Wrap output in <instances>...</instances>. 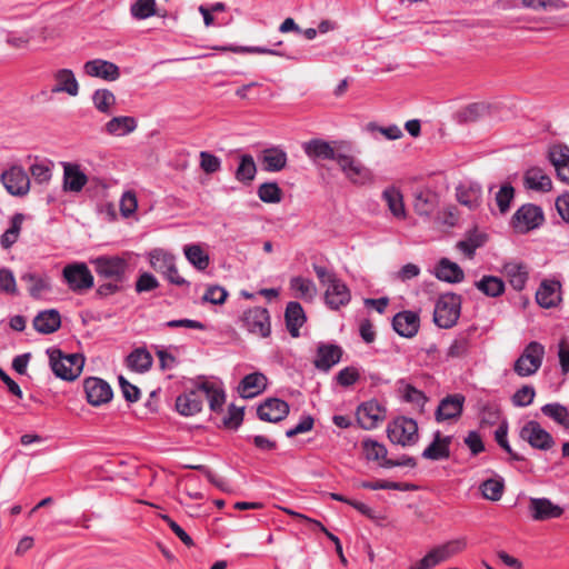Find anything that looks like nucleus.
Wrapping results in <instances>:
<instances>
[{
  "label": "nucleus",
  "instance_id": "nucleus-1",
  "mask_svg": "<svg viewBox=\"0 0 569 569\" xmlns=\"http://www.w3.org/2000/svg\"><path fill=\"white\" fill-rule=\"evenodd\" d=\"M305 153L312 160H333L346 178L355 184L373 181L372 171L365 167L352 154V144L348 141H326L320 138L311 139L302 146Z\"/></svg>",
  "mask_w": 569,
  "mask_h": 569
},
{
  "label": "nucleus",
  "instance_id": "nucleus-2",
  "mask_svg": "<svg viewBox=\"0 0 569 569\" xmlns=\"http://www.w3.org/2000/svg\"><path fill=\"white\" fill-rule=\"evenodd\" d=\"M133 252L123 251L119 254H101L90 258L89 263L101 283L96 289V296L104 299L122 292L126 289L132 266Z\"/></svg>",
  "mask_w": 569,
  "mask_h": 569
},
{
  "label": "nucleus",
  "instance_id": "nucleus-3",
  "mask_svg": "<svg viewBox=\"0 0 569 569\" xmlns=\"http://www.w3.org/2000/svg\"><path fill=\"white\" fill-rule=\"evenodd\" d=\"M461 311V296L449 292L439 297L436 302L433 321L439 328H452Z\"/></svg>",
  "mask_w": 569,
  "mask_h": 569
},
{
  "label": "nucleus",
  "instance_id": "nucleus-4",
  "mask_svg": "<svg viewBox=\"0 0 569 569\" xmlns=\"http://www.w3.org/2000/svg\"><path fill=\"white\" fill-rule=\"evenodd\" d=\"M386 432L392 443L402 447L413 446L419 440L417 421L405 416L397 417L389 422Z\"/></svg>",
  "mask_w": 569,
  "mask_h": 569
},
{
  "label": "nucleus",
  "instance_id": "nucleus-5",
  "mask_svg": "<svg viewBox=\"0 0 569 569\" xmlns=\"http://www.w3.org/2000/svg\"><path fill=\"white\" fill-rule=\"evenodd\" d=\"M545 347L538 341L529 342L513 363L515 372L520 377L535 375L541 367Z\"/></svg>",
  "mask_w": 569,
  "mask_h": 569
},
{
  "label": "nucleus",
  "instance_id": "nucleus-6",
  "mask_svg": "<svg viewBox=\"0 0 569 569\" xmlns=\"http://www.w3.org/2000/svg\"><path fill=\"white\" fill-rule=\"evenodd\" d=\"M62 277L73 292H83L94 284V278L84 262L67 264L62 270Z\"/></svg>",
  "mask_w": 569,
  "mask_h": 569
},
{
  "label": "nucleus",
  "instance_id": "nucleus-7",
  "mask_svg": "<svg viewBox=\"0 0 569 569\" xmlns=\"http://www.w3.org/2000/svg\"><path fill=\"white\" fill-rule=\"evenodd\" d=\"M545 221L543 211L532 203L522 204L512 216L511 226L519 233L539 228Z\"/></svg>",
  "mask_w": 569,
  "mask_h": 569
},
{
  "label": "nucleus",
  "instance_id": "nucleus-8",
  "mask_svg": "<svg viewBox=\"0 0 569 569\" xmlns=\"http://www.w3.org/2000/svg\"><path fill=\"white\" fill-rule=\"evenodd\" d=\"M242 327L250 333L261 338H268L271 335V322L268 309L254 307L246 310L241 316Z\"/></svg>",
  "mask_w": 569,
  "mask_h": 569
},
{
  "label": "nucleus",
  "instance_id": "nucleus-9",
  "mask_svg": "<svg viewBox=\"0 0 569 569\" xmlns=\"http://www.w3.org/2000/svg\"><path fill=\"white\" fill-rule=\"evenodd\" d=\"M519 437L527 441L533 449L547 451L555 446V439L550 432L536 420L527 421L519 431Z\"/></svg>",
  "mask_w": 569,
  "mask_h": 569
},
{
  "label": "nucleus",
  "instance_id": "nucleus-10",
  "mask_svg": "<svg viewBox=\"0 0 569 569\" xmlns=\"http://www.w3.org/2000/svg\"><path fill=\"white\" fill-rule=\"evenodd\" d=\"M0 180L11 196L23 197L30 190V178L21 166H11L4 170Z\"/></svg>",
  "mask_w": 569,
  "mask_h": 569
},
{
  "label": "nucleus",
  "instance_id": "nucleus-11",
  "mask_svg": "<svg viewBox=\"0 0 569 569\" xmlns=\"http://www.w3.org/2000/svg\"><path fill=\"white\" fill-rule=\"evenodd\" d=\"M386 408L377 400L371 399L361 403L357 410V421L365 430L373 429L378 422L385 420Z\"/></svg>",
  "mask_w": 569,
  "mask_h": 569
},
{
  "label": "nucleus",
  "instance_id": "nucleus-12",
  "mask_svg": "<svg viewBox=\"0 0 569 569\" xmlns=\"http://www.w3.org/2000/svg\"><path fill=\"white\" fill-rule=\"evenodd\" d=\"M83 390L87 401L96 407L109 402L113 396L110 385L103 379L97 377H89L84 379Z\"/></svg>",
  "mask_w": 569,
  "mask_h": 569
},
{
  "label": "nucleus",
  "instance_id": "nucleus-13",
  "mask_svg": "<svg viewBox=\"0 0 569 569\" xmlns=\"http://www.w3.org/2000/svg\"><path fill=\"white\" fill-rule=\"evenodd\" d=\"M466 397L462 393H452L442 398L435 411L437 422L459 419L463 411Z\"/></svg>",
  "mask_w": 569,
  "mask_h": 569
},
{
  "label": "nucleus",
  "instance_id": "nucleus-14",
  "mask_svg": "<svg viewBox=\"0 0 569 569\" xmlns=\"http://www.w3.org/2000/svg\"><path fill=\"white\" fill-rule=\"evenodd\" d=\"M290 412L288 402L279 398H268L258 406L257 416L260 420L277 423Z\"/></svg>",
  "mask_w": 569,
  "mask_h": 569
},
{
  "label": "nucleus",
  "instance_id": "nucleus-15",
  "mask_svg": "<svg viewBox=\"0 0 569 569\" xmlns=\"http://www.w3.org/2000/svg\"><path fill=\"white\" fill-rule=\"evenodd\" d=\"M343 350L340 346L335 343L320 342L317 347L313 365L321 371H329L341 360Z\"/></svg>",
  "mask_w": 569,
  "mask_h": 569
},
{
  "label": "nucleus",
  "instance_id": "nucleus-16",
  "mask_svg": "<svg viewBox=\"0 0 569 569\" xmlns=\"http://www.w3.org/2000/svg\"><path fill=\"white\" fill-rule=\"evenodd\" d=\"M528 509L536 521L560 518L563 513V509L548 498H530Z\"/></svg>",
  "mask_w": 569,
  "mask_h": 569
},
{
  "label": "nucleus",
  "instance_id": "nucleus-17",
  "mask_svg": "<svg viewBox=\"0 0 569 569\" xmlns=\"http://www.w3.org/2000/svg\"><path fill=\"white\" fill-rule=\"evenodd\" d=\"M350 300V289L340 278H337L333 282L327 286L325 291V302L330 309L339 310L341 307L347 306Z\"/></svg>",
  "mask_w": 569,
  "mask_h": 569
},
{
  "label": "nucleus",
  "instance_id": "nucleus-18",
  "mask_svg": "<svg viewBox=\"0 0 569 569\" xmlns=\"http://www.w3.org/2000/svg\"><path fill=\"white\" fill-rule=\"evenodd\" d=\"M492 106L487 102H472L462 108L453 114V120L459 124L475 123L491 114Z\"/></svg>",
  "mask_w": 569,
  "mask_h": 569
},
{
  "label": "nucleus",
  "instance_id": "nucleus-19",
  "mask_svg": "<svg viewBox=\"0 0 569 569\" xmlns=\"http://www.w3.org/2000/svg\"><path fill=\"white\" fill-rule=\"evenodd\" d=\"M203 406V397L199 383L194 389L179 395L176 399L177 411L184 417L194 416L200 412Z\"/></svg>",
  "mask_w": 569,
  "mask_h": 569
},
{
  "label": "nucleus",
  "instance_id": "nucleus-20",
  "mask_svg": "<svg viewBox=\"0 0 569 569\" xmlns=\"http://www.w3.org/2000/svg\"><path fill=\"white\" fill-rule=\"evenodd\" d=\"M420 318L418 313L405 310L395 315L392 319L393 330L401 337L412 338L418 333Z\"/></svg>",
  "mask_w": 569,
  "mask_h": 569
},
{
  "label": "nucleus",
  "instance_id": "nucleus-21",
  "mask_svg": "<svg viewBox=\"0 0 569 569\" xmlns=\"http://www.w3.org/2000/svg\"><path fill=\"white\" fill-rule=\"evenodd\" d=\"M83 70L90 77L101 78L106 81H116L120 77L119 67L103 59H93L84 63Z\"/></svg>",
  "mask_w": 569,
  "mask_h": 569
},
{
  "label": "nucleus",
  "instance_id": "nucleus-22",
  "mask_svg": "<svg viewBox=\"0 0 569 569\" xmlns=\"http://www.w3.org/2000/svg\"><path fill=\"white\" fill-rule=\"evenodd\" d=\"M452 439V436H442L441 432L437 430L433 433L431 443L422 451L421 457L432 461L448 459L450 457Z\"/></svg>",
  "mask_w": 569,
  "mask_h": 569
},
{
  "label": "nucleus",
  "instance_id": "nucleus-23",
  "mask_svg": "<svg viewBox=\"0 0 569 569\" xmlns=\"http://www.w3.org/2000/svg\"><path fill=\"white\" fill-rule=\"evenodd\" d=\"M560 288L557 280H543L536 292L537 303L545 309L557 307L561 301Z\"/></svg>",
  "mask_w": 569,
  "mask_h": 569
},
{
  "label": "nucleus",
  "instance_id": "nucleus-24",
  "mask_svg": "<svg viewBox=\"0 0 569 569\" xmlns=\"http://www.w3.org/2000/svg\"><path fill=\"white\" fill-rule=\"evenodd\" d=\"M466 547L467 542L465 539H455L432 548L429 552H427V556L431 561V566L436 567L441 562L447 561L455 555L460 553L466 549Z\"/></svg>",
  "mask_w": 569,
  "mask_h": 569
},
{
  "label": "nucleus",
  "instance_id": "nucleus-25",
  "mask_svg": "<svg viewBox=\"0 0 569 569\" xmlns=\"http://www.w3.org/2000/svg\"><path fill=\"white\" fill-rule=\"evenodd\" d=\"M50 360V367L53 373L63 380L72 381L80 376L79 367L71 368L63 361V352L59 348H50L47 350Z\"/></svg>",
  "mask_w": 569,
  "mask_h": 569
},
{
  "label": "nucleus",
  "instance_id": "nucleus-26",
  "mask_svg": "<svg viewBox=\"0 0 569 569\" xmlns=\"http://www.w3.org/2000/svg\"><path fill=\"white\" fill-rule=\"evenodd\" d=\"M259 160L267 172H279L288 162L287 152L280 147H271L261 151Z\"/></svg>",
  "mask_w": 569,
  "mask_h": 569
},
{
  "label": "nucleus",
  "instance_id": "nucleus-27",
  "mask_svg": "<svg viewBox=\"0 0 569 569\" xmlns=\"http://www.w3.org/2000/svg\"><path fill=\"white\" fill-rule=\"evenodd\" d=\"M34 330L42 335H50L61 327V316L57 309L40 311L32 321Z\"/></svg>",
  "mask_w": 569,
  "mask_h": 569
},
{
  "label": "nucleus",
  "instance_id": "nucleus-28",
  "mask_svg": "<svg viewBox=\"0 0 569 569\" xmlns=\"http://www.w3.org/2000/svg\"><path fill=\"white\" fill-rule=\"evenodd\" d=\"M286 327L292 338L300 336V328L305 325L307 317L300 302H288L284 311Z\"/></svg>",
  "mask_w": 569,
  "mask_h": 569
},
{
  "label": "nucleus",
  "instance_id": "nucleus-29",
  "mask_svg": "<svg viewBox=\"0 0 569 569\" xmlns=\"http://www.w3.org/2000/svg\"><path fill=\"white\" fill-rule=\"evenodd\" d=\"M435 276L448 283H459L465 279V272L461 267L448 258H441L438 261Z\"/></svg>",
  "mask_w": 569,
  "mask_h": 569
},
{
  "label": "nucleus",
  "instance_id": "nucleus-30",
  "mask_svg": "<svg viewBox=\"0 0 569 569\" xmlns=\"http://www.w3.org/2000/svg\"><path fill=\"white\" fill-rule=\"evenodd\" d=\"M523 186L529 190L548 192L552 188V182L541 168L532 167L523 174Z\"/></svg>",
  "mask_w": 569,
  "mask_h": 569
},
{
  "label": "nucleus",
  "instance_id": "nucleus-31",
  "mask_svg": "<svg viewBox=\"0 0 569 569\" xmlns=\"http://www.w3.org/2000/svg\"><path fill=\"white\" fill-rule=\"evenodd\" d=\"M88 182V177L78 164L66 162L63 164V190L79 192Z\"/></svg>",
  "mask_w": 569,
  "mask_h": 569
},
{
  "label": "nucleus",
  "instance_id": "nucleus-32",
  "mask_svg": "<svg viewBox=\"0 0 569 569\" xmlns=\"http://www.w3.org/2000/svg\"><path fill=\"white\" fill-rule=\"evenodd\" d=\"M53 78L56 84L51 89L53 93L66 92L69 96H77L79 92V83L71 69H59L54 72Z\"/></svg>",
  "mask_w": 569,
  "mask_h": 569
},
{
  "label": "nucleus",
  "instance_id": "nucleus-33",
  "mask_svg": "<svg viewBox=\"0 0 569 569\" xmlns=\"http://www.w3.org/2000/svg\"><path fill=\"white\" fill-rule=\"evenodd\" d=\"M397 385L401 400L417 406L422 411L426 403L429 401L427 395L422 390H419L413 385L409 383L406 379H399Z\"/></svg>",
  "mask_w": 569,
  "mask_h": 569
},
{
  "label": "nucleus",
  "instance_id": "nucleus-34",
  "mask_svg": "<svg viewBox=\"0 0 569 569\" xmlns=\"http://www.w3.org/2000/svg\"><path fill=\"white\" fill-rule=\"evenodd\" d=\"M138 122L131 116H118L111 118L104 124V131L110 136L122 137L133 132L137 129Z\"/></svg>",
  "mask_w": 569,
  "mask_h": 569
},
{
  "label": "nucleus",
  "instance_id": "nucleus-35",
  "mask_svg": "<svg viewBox=\"0 0 569 569\" xmlns=\"http://www.w3.org/2000/svg\"><path fill=\"white\" fill-rule=\"evenodd\" d=\"M267 378L261 372H253L244 376L239 385V392L243 398H252L262 392L266 388Z\"/></svg>",
  "mask_w": 569,
  "mask_h": 569
},
{
  "label": "nucleus",
  "instance_id": "nucleus-36",
  "mask_svg": "<svg viewBox=\"0 0 569 569\" xmlns=\"http://www.w3.org/2000/svg\"><path fill=\"white\" fill-rule=\"evenodd\" d=\"M202 397L209 401L210 410L213 412H221L226 402V393L222 388L213 382L202 381L199 383Z\"/></svg>",
  "mask_w": 569,
  "mask_h": 569
},
{
  "label": "nucleus",
  "instance_id": "nucleus-37",
  "mask_svg": "<svg viewBox=\"0 0 569 569\" xmlns=\"http://www.w3.org/2000/svg\"><path fill=\"white\" fill-rule=\"evenodd\" d=\"M382 199L386 201L392 216L399 220H403L407 217L403 197L401 191L391 186L382 191Z\"/></svg>",
  "mask_w": 569,
  "mask_h": 569
},
{
  "label": "nucleus",
  "instance_id": "nucleus-38",
  "mask_svg": "<svg viewBox=\"0 0 569 569\" xmlns=\"http://www.w3.org/2000/svg\"><path fill=\"white\" fill-rule=\"evenodd\" d=\"M152 362V356L146 348H136L126 358L127 367L140 373L148 371Z\"/></svg>",
  "mask_w": 569,
  "mask_h": 569
},
{
  "label": "nucleus",
  "instance_id": "nucleus-39",
  "mask_svg": "<svg viewBox=\"0 0 569 569\" xmlns=\"http://www.w3.org/2000/svg\"><path fill=\"white\" fill-rule=\"evenodd\" d=\"M503 271L508 277L509 283L515 290L521 291L526 287L529 278L526 264L508 262L503 266Z\"/></svg>",
  "mask_w": 569,
  "mask_h": 569
},
{
  "label": "nucleus",
  "instance_id": "nucleus-40",
  "mask_svg": "<svg viewBox=\"0 0 569 569\" xmlns=\"http://www.w3.org/2000/svg\"><path fill=\"white\" fill-rule=\"evenodd\" d=\"M438 204V197L429 189L420 190L415 194L413 209L419 216H430Z\"/></svg>",
  "mask_w": 569,
  "mask_h": 569
},
{
  "label": "nucleus",
  "instance_id": "nucleus-41",
  "mask_svg": "<svg viewBox=\"0 0 569 569\" xmlns=\"http://www.w3.org/2000/svg\"><path fill=\"white\" fill-rule=\"evenodd\" d=\"M481 194V187L479 184L459 186L457 188V200L470 210H475L480 206Z\"/></svg>",
  "mask_w": 569,
  "mask_h": 569
},
{
  "label": "nucleus",
  "instance_id": "nucleus-42",
  "mask_svg": "<svg viewBox=\"0 0 569 569\" xmlns=\"http://www.w3.org/2000/svg\"><path fill=\"white\" fill-rule=\"evenodd\" d=\"M475 287L485 296L497 298L503 295L506 286L501 278L496 276H483L480 280L475 282Z\"/></svg>",
  "mask_w": 569,
  "mask_h": 569
},
{
  "label": "nucleus",
  "instance_id": "nucleus-43",
  "mask_svg": "<svg viewBox=\"0 0 569 569\" xmlns=\"http://www.w3.org/2000/svg\"><path fill=\"white\" fill-rule=\"evenodd\" d=\"M488 240V236L485 232H480L477 229L469 231L466 239L460 240L457 243V248L461 250L468 258H472L476 250L482 247Z\"/></svg>",
  "mask_w": 569,
  "mask_h": 569
},
{
  "label": "nucleus",
  "instance_id": "nucleus-44",
  "mask_svg": "<svg viewBox=\"0 0 569 569\" xmlns=\"http://www.w3.org/2000/svg\"><path fill=\"white\" fill-rule=\"evenodd\" d=\"M257 173V166L251 154H242L239 158V164L234 172V178L243 183L250 184Z\"/></svg>",
  "mask_w": 569,
  "mask_h": 569
},
{
  "label": "nucleus",
  "instance_id": "nucleus-45",
  "mask_svg": "<svg viewBox=\"0 0 569 569\" xmlns=\"http://www.w3.org/2000/svg\"><path fill=\"white\" fill-rule=\"evenodd\" d=\"M187 260L199 271L206 270L210 264L209 254L200 244H187L183 248Z\"/></svg>",
  "mask_w": 569,
  "mask_h": 569
},
{
  "label": "nucleus",
  "instance_id": "nucleus-46",
  "mask_svg": "<svg viewBox=\"0 0 569 569\" xmlns=\"http://www.w3.org/2000/svg\"><path fill=\"white\" fill-rule=\"evenodd\" d=\"M21 280L29 284V295L34 299L40 298L43 292L51 290L49 280L36 273H24L21 276Z\"/></svg>",
  "mask_w": 569,
  "mask_h": 569
},
{
  "label": "nucleus",
  "instance_id": "nucleus-47",
  "mask_svg": "<svg viewBox=\"0 0 569 569\" xmlns=\"http://www.w3.org/2000/svg\"><path fill=\"white\" fill-rule=\"evenodd\" d=\"M92 102L99 112L109 116L116 104V96L109 89H97L92 94Z\"/></svg>",
  "mask_w": 569,
  "mask_h": 569
},
{
  "label": "nucleus",
  "instance_id": "nucleus-48",
  "mask_svg": "<svg viewBox=\"0 0 569 569\" xmlns=\"http://www.w3.org/2000/svg\"><path fill=\"white\" fill-rule=\"evenodd\" d=\"M471 347V333L463 331L459 333L447 350L448 358H463Z\"/></svg>",
  "mask_w": 569,
  "mask_h": 569
},
{
  "label": "nucleus",
  "instance_id": "nucleus-49",
  "mask_svg": "<svg viewBox=\"0 0 569 569\" xmlns=\"http://www.w3.org/2000/svg\"><path fill=\"white\" fill-rule=\"evenodd\" d=\"M150 264L151 267L162 276L167 272L171 264L174 263V256L162 250L154 249L150 252Z\"/></svg>",
  "mask_w": 569,
  "mask_h": 569
},
{
  "label": "nucleus",
  "instance_id": "nucleus-50",
  "mask_svg": "<svg viewBox=\"0 0 569 569\" xmlns=\"http://www.w3.org/2000/svg\"><path fill=\"white\" fill-rule=\"evenodd\" d=\"M257 194L264 203H279L283 192L277 182H263L258 187Z\"/></svg>",
  "mask_w": 569,
  "mask_h": 569
},
{
  "label": "nucleus",
  "instance_id": "nucleus-51",
  "mask_svg": "<svg viewBox=\"0 0 569 569\" xmlns=\"http://www.w3.org/2000/svg\"><path fill=\"white\" fill-rule=\"evenodd\" d=\"M541 412L562 427L569 428V411L565 406L558 402L547 403L541 407Z\"/></svg>",
  "mask_w": 569,
  "mask_h": 569
},
{
  "label": "nucleus",
  "instance_id": "nucleus-52",
  "mask_svg": "<svg viewBox=\"0 0 569 569\" xmlns=\"http://www.w3.org/2000/svg\"><path fill=\"white\" fill-rule=\"evenodd\" d=\"M362 449L368 460L379 461L381 462L389 460L387 458L388 450L385 445L378 442L377 440L366 439L362 441Z\"/></svg>",
  "mask_w": 569,
  "mask_h": 569
},
{
  "label": "nucleus",
  "instance_id": "nucleus-53",
  "mask_svg": "<svg viewBox=\"0 0 569 569\" xmlns=\"http://www.w3.org/2000/svg\"><path fill=\"white\" fill-rule=\"evenodd\" d=\"M508 422L503 420L497 430L495 431V439L497 443L510 456V459L513 461H523L525 457L513 451L510 447L508 439Z\"/></svg>",
  "mask_w": 569,
  "mask_h": 569
},
{
  "label": "nucleus",
  "instance_id": "nucleus-54",
  "mask_svg": "<svg viewBox=\"0 0 569 569\" xmlns=\"http://www.w3.org/2000/svg\"><path fill=\"white\" fill-rule=\"evenodd\" d=\"M130 12L132 17L138 20L159 14L156 10V0H136V2L131 4Z\"/></svg>",
  "mask_w": 569,
  "mask_h": 569
},
{
  "label": "nucleus",
  "instance_id": "nucleus-55",
  "mask_svg": "<svg viewBox=\"0 0 569 569\" xmlns=\"http://www.w3.org/2000/svg\"><path fill=\"white\" fill-rule=\"evenodd\" d=\"M291 289L299 292V297L302 299L311 300L316 293V286L310 279L302 277H293L290 280Z\"/></svg>",
  "mask_w": 569,
  "mask_h": 569
},
{
  "label": "nucleus",
  "instance_id": "nucleus-56",
  "mask_svg": "<svg viewBox=\"0 0 569 569\" xmlns=\"http://www.w3.org/2000/svg\"><path fill=\"white\" fill-rule=\"evenodd\" d=\"M482 496L491 501H498L503 493V482L497 479H487L481 486Z\"/></svg>",
  "mask_w": 569,
  "mask_h": 569
},
{
  "label": "nucleus",
  "instance_id": "nucleus-57",
  "mask_svg": "<svg viewBox=\"0 0 569 569\" xmlns=\"http://www.w3.org/2000/svg\"><path fill=\"white\" fill-rule=\"evenodd\" d=\"M513 198L515 188L509 182L503 183L496 193V202L501 213H506L509 210Z\"/></svg>",
  "mask_w": 569,
  "mask_h": 569
},
{
  "label": "nucleus",
  "instance_id": "nucleus-58",
  "mask_svg": "<svg viewBox=\"0 0 569 569\" xmlns=\"http://www.w3.org/2000/svg\"><path fill=\"white\" fill-rule=\"evenodd\" d=\"M549 161L555 168L563 167L569 163V147L566 144H556L550 148L548 153Z\"/></svg>",
  "mask_w": 569,
  "mask_h": 569
},
{
  "label": "nucleus",
  "instance_id": "nucleus-59",
  "mask_svg": "<svg viewBox=\"0 0 569 569\" xmlns=\"http://www.w3.org/2000/svg\"><path fill=\"white\" fill-rule=\"evenodd\" d=\"M228 298V291L218 284L208 286L204 295L202 296V302H209L212 305H223Z\"/></svg>",
  "mask_w": 569,
  "mask_h": 569
},
{
  "label": "nucleus",
  "instance_id": "nucleus-60",
  "mask_svg": "<svg viewBox=\"0 0 569 569\" xmlns=\"http://www.w3.org/2000/svg\"><path fill=\"white\" fill-rule=\"evenodd\" d=\"M536 390L532 386H522L512 396V403L516 407H527L532 403Z\"/></svg>",
  "mask_w": 569,
  "mask_h": 569
},
{
  "label": "nucleus",
  "instance_id": "nucleus-61",
  "mask_svg": "<svg viewBox=\"0 0 569 569\" xmlns=\"http://www.w3.org/2000/svg\"><path fill=\"white\" fill-rule=\"evenodd\" d=\"M359 379V370L352 366L341 369L336 376L337 383L345 388L351 387Z\"/></svg>",
  "mask_w": 569,
  "mask_h": 569
},
{
  "label": "nucleus",
  "instance_id": "nucleus-62",
  "mask_svg": "<svg viewBox=\"0 0 569 569\" xmlns=\"http://www.w3.org/2000/svg\"><path fill=\"white\" fill-rule=\"evenodd\" d=\"M200 168L208 174L214 173L220 170V159L207 151L200 152Z\"/></svg>",
  "mask_w": 569,
  "mask_h": 569
},
{
  "label": "nucleus",
  "instance_id": "nucleus-63",
  "mask_svg": "<svg viewBox=\"0 0 569 569\" xmlns=\"http://www.w3.org/2000/svg\"><path fill=\"white\" fill-rule=\"evenodd\" d=\"M158 287H159V281L150 272L141 273L136 281V291L138 293L152 291V290L157 289Z\"/></svg>",
  "mask_w": 569,
  "mask_h": 569
},
{
  "label": "nucleus",
  "instance_id": "nucleus-64",
  "mask_svg": "<svg viewBox=\"0 0 569 569\" xmlns=\"http://www.w3.org/2000/svg\"><path fill=\"white\" fill-rule=\"evenodd\" d=\"M243 408L230 405L228 416L223 418V426L230 429H238L243 421Z\"/></svg>",
  "mask_w": 569,
  "mask_h": 569
}]
</instances>
